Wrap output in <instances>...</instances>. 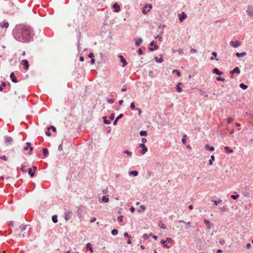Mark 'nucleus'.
<instances>
[{
    "label": "nucleus",
    "instance_id": "47",
    "mask_svg": "<svg viewBox=\"0 0 253 253\" xmlns=\"http://www.w3.org/2000/svg\"><path fill=\"white\" fill-rule=\"evenodd\" d=\"M115 101L114 99L110 98L107 100V102L109 104H113Z\"/></svg>",
    "mask_w": 253,
    "mask_h": 253
},
{
    "label": "nucleus",
    "instance_id": "11",
    "mask_svg": "<svg viewBox=\"0 0 253 253\" xmlns=\"http://www.w3.org/2000/svg\"><path fill=\"white\" fill-rule=\"evenodd\" d=\"M230 45L233 47H238L241 45V43L239 41H231L230 42Z\"/></svg>",
    "mask_w": 253,
    "mask_h": 253
},
{
    "label": "nucleus",
    "instance_id": "18",
    "mask_svg": "<svg viewBox=\"0 0 253 253\" xmlns=\"http://www.w3.org/2000/svg\"><path fill=\"white\" fill-rule=\"evenodd\" d=\"M161 243L163 245V246H164V248H166L167 249H169L171 247L170 245L167 244H166V241H165L164 239H163V240H162L161 241Z\"/></svg>",
    "mask_w": 253,
    "mask_h": 253
},
{
    "label": "nucleus",
    "instance_id": "55",
    "mask_svg": "<svg viewBox=\"0 0 253 253\" xmlns=\"http://www.w3.org/2000/svg\"><path fill=\"white\" fill-rule=\"evenodd\" d=\"M49 127H50V129H51L54 132L56 131V127L54 126H50Z\"/></svg>",
    "mask_w": 253,
    "mask_h": 253
},
{
    "label": "nucleus",
    "instance_id": "61",
    "mask_svg": "<svg viewBox=\"0 0 253 253\" xmlns=\"http://www.w3.org/2000/svg\"><path fill=\"white\" fill-rule=\"evenodd\" d=\"M123 117V114H120L117 118H116L117 120H119L121 118H122Z\"/></svg>",
    "mask_w": 253,
    "mask_h": 253
},
{
    "label": "nucleus",
    "instance_id": "58",
    "mask_svg": "<svg viewBox=\"0 0 253 253\" xmlns=\"http://www.w3.org/2000/svg\"><path fill=\"white\" fill-rule=\"evenodd\" d=\"M123 215H120V216L118 217V220L120 222H122L123 221Z\"/></svg>",
    "mask_w": 253,
    "mask_h": 253
},
{
    "label": "nucleus",
    "instance_id": "42",
    "mask_svg": "<svg viewBox=\"0 0 253 253\" xmlns=\"http://www.w3.org/2000/svg\"><path fill=\"white\" fill-rule=\"evenodd\" d=\"M28 173L30 175L31 177H34V172L32 171V169L30 168L28 169Z\"/></svg>",
    "mask_w": 253,
    "mask_h": 253
},
{
    "label": "nucleus",
    "instance_id": "5",
    "mask_svg": "<svg viewBox=\"0 0 253 253\" xmlns=\"http://www.w3.org/2000/svg\"><path fill=\"white\" fill-rule=\"evenodd\" d=\"M150 45L151 46H154V47H149L148 48V49H149V50L150 51H154L155 50L158 49V48H159L158 45L155 43V41H152V42H151L150 43Z\"/></svg>",
    "mask_w": 253,
    "mask_h": 253
},
{
    "label": "nucleus",
    "instance_id": "33",
    "mask_svg": "<svg viewBox=\"0 0 253 253\" xmlns=\"http://www.w3.org/2000/svg\"><path fill=\"white\" fill-rule=\"evenodd\" d=\"M103 122L105 124L109 125L110 124V121L109 120H108L107 119V117L104 116L103 117Z\"/></svg>",
    "mask_w": 253,
    "mask_h": 253
},
{
    "label": "nucleus",
    "instance_id": "51",
    "mask_svg": "<svg viewBox=\"0 0 253 253\" xmlns=\"http://www.w3.org/2000/svg\"><path fill=\"white\" fill-rule=\"evenodd\" d=\"M130 108H131V110L135 109V106L134 102L131 103Z\"/></svg>",
    "mask_w": 253,
    "mask_h": 253
},
{
    "label": "nucleus",
    "instance_id": "48",
    "mask_svg": "<svg viewBox=\"0 0 253 253\" xmlns=\"http://www.w3.org/2000/svg\"><path fill=\"white\" fill-rule=\"evenodd\" d=\"M239 197V195L238 194H236V195H232L231 196V197L234 199V200H236L237 198H238Z\"/></svg>",
    "mask_w": 253,
    "mask_h": 253
},
{
    "label": "nucleus",
    "instance_id": "7",
    "mask_svg": "<svg viewBox=\"0 0 253 253\" xmlns=\"http://www.w3.org/2000/svg\"><path fill=\"white\" fill-rule=\"evenodd\" d=\"M71 214H72V212L71 211H66L64 213L65 219L66 221H68V220H69L71 218Z\"/></svg>",
    "mask_w": 253,
    "mask_h": 253
},
{
    "label": "nucleus",
    "instance_id": "31",
    "mask_svg": "<svg viewBox=\"0 0 253 253\" xmlns=\"http://www.w3.org/2000/svg\"><path fill=\"white\" fill-rule=\"evenodd\" d=\"M204 223L207 225L208 228H210L211 227V222L209 220L205 219L204 220Z\"/></svg>",
    "mask_w": 253,
    "mask_h": 253
},
{
    "label": "nucleus",
    "instance_id": "63",
    "mask_svg": "<svg viewBox=\"0 0 253 253\" xmlns=\"http://www.w3.org/2000/svg\"><path fill=\"white\" fill-rule=\"evenodd\" d=\"M58 149L59 151H62L63 149L62 143L60 144L58 147Z\"/></svg>",
    "mask_w": 253,
    "mask_h": 253
},
{
    "label": "nucleus",
    "instance_id": "59",
    "mask_svg": "<svg viewBox=\"0 0 253 253\" xmlns=\"http://www.w3.org/2000/svg\"><path fill=\"white\" fill-rule=\"evenodd\" d=\"M126 90V85H124L123 87V88H122L121 89V91H123V92H125Z\"/></svg>",
    "mask_w": 253,
    "mask_h": 253
},
{
    "label": "nucleus",
    "instance_id": "25",
    "mask_svg": "<svg viewBox=\"0 0 253 253\" xmlns=\"http://www.w3.org/2000/svg\"><path fill=\"white\" fill-rule=\"evenodd\" d=\"M42 152L44 157H47L48 155V150L47 148H44L42 149Z\"/></svg>",
    "mask_w": 253,
    "mask_h": 253
},
{
    "label": "nucleus",
    "instance_id": "23",
    "mask_svg": "<svg viewBox=\"0 0 253 253\" xmlns=\"http://www.w3.org/2000/svg\"><path fill=\"white\" fill-rule=\"evenodd\" d=\"M129 175L136 176L138 175V172L137 170L130 171L129 172Z\"/></svg>",
    "mask_w": 253,
    "mask_h": 253
},
{
    "label": "nucleus",
    "instance_id": "4",
    "mask_svg": "<svg viewBox=\"0 0 253 253\" xmlns=\"http://www.w3.org/2000/svg\"><path fill=\"white\" fill-rule=\"evenodd\" d=\"M139 147H140L142 148V150L141 151H140L139 152V153L140 154H141L142 155H144V154H145L147 151H148V149L147 148V147L145 146V144H143V143H141L139 144Z\"/></svg>",
    "mask_w": 253,
    "mask_h": 253
},
{
    "label": "nucleus",
    "instance_id": "36",
    "mask_svg": "<svg viewBox=\"0 0 253 253\" xmlns=\"http://www.w3.org/2000/svg\"><path fill=\"white\" fill-rule=\"evenodd\" d=\"M86 249L87 250H89V251H91V252H93V249H92V246L90 243H87L86 244Z\"/></svg>",
    "mask_w": 253,
    "mask_h": 253
},
{
    "label": "nucleus",
    "instance_id": "53",
    "mask_svg": "<svg viewBox=\"0 0 253 253\" xmlns=\"http://www.w3.org/2000/svg\"><path fill=\"white\" fill-rule=\"evenodd\" d=\"M216 80L218 81H225V79L224 78H223L221 77H217L216 78Z\"/></svg>",
    "mask_w": 253,
    "mask_h": 253
},
{
    "label": "nucleus",
    "instance_id": "2",
    "mask_svg": "<svg viewBox=\"0 0 253 253\" xmlns=\"http://www.w3.org/2000/svg\"><path fill=\"white\" fill-rule=\"evenodd\" d=\"M8 5L10 8H11V9L9 10L6 9L4 12L8 14L12 15L15 13V7L14 4L11 2L9 3Z\"/></svg>",
    "mask_w": 253,
    "mask_h": 253
},
{
    "label": "nucleus",
    "instance_id": "54",
    "mask_svg": "<svg viewBox=\"0 0 253 253\" xmlns=\"http://www.w3.org/2000/svg\"><path fill=\"white\" fill-rule=\"evenodd\" d=\"M88 57L91 59L93 58L94 57V54L92 52H90L88 54Z\"/></svg>",
    "mask_w": 253,
    "mask_h": 253
},
{
    "label": "nucleus",
    "instance_id": "27",
    "mask_svg": "<svg viewBox=\"0 0 253 253\" xmlns=\"http://www.w3.org/2000/svg\"><path fill=\"white\" fill-rule=\"evenodd\" d=\"M154 60L156 62L159 63H161L163 61V58L162 56H161V57L159 58L156 56L155 57Z\"/></svg>",
    "mask_w": 253,
    "mask_h": 253
},
{
    "label": "nucleus",
    "instance_id": "17",
    "mask_svg": "<svg viewBox=\"0 0 253 253\" xmlns=\"http://www.w3.org/2000/svg\"><path fill=\"white\" fill-rule=\"evenodd\" d=\"M147 7H149L150 9H151L152 8V5L151 4H146L145 5V6L142 10V13L144 14H146L147 13V11H146V10L145 9V8H147Z\"/></svg>",
    "mask_w": 253,
    "mask_h": 253
},
{
    "label": "nucleus",
    "instance_id": "12",
    "mask_svg": "<svg viewBox=\"0 0 253 253\" xmlns=\"http://www.w3.org/2000/svg\"><path fill=\"white\" fill-rule=\"evenodd\" d=\"M21 64L24 66L25 70H28L29 67L28 61L26 59L22 61Z\"/></svg>",
    "mask_w": 253,
    "mask_h": 253
},
{
    "label": "nucleus",
    "instance_id": "52",
    "mask_svg": "<svg viewBox=\"0 0 253 253\" xmlns=\"http://www.w3.org/2000/svg\"><path fill=\"white\" fill-rule=\"evenodd\" d=\"M143 238L144 239V240H147L148 239V238L149 237V235L147 234H144L143 235Z\"/></svg>",
    "mask_w": 253,
    "mask_h": 253
},
{
    "label": "nucleus",
    "instance_id": "6",
    "mask_svg": "<svg viewBox=\"0 0 253 253\" xmlns=\"http://www.w3.org/2000/svg\"><path fill=\"white\" fill-rule=\"evenodd\" d=\"M28 226V225H23V224L19 226V227L18 228H17L15 230V232H17V233L22 232L25 230H26V229L27 228Z\"/></svg>",
    "mask_w": 253,
    "mask_h": 253
},
{
    "label": "nucleus",
    "instance_id": "41",
    "mask_svg": "<svg viewBox=\"0 0 253 253\" xmlns=\"http://www.w3.org/2000/svg\"><path fill=\"white\" fill-rule=\"evenodd\" d=\"M186 137H187L186 134H184L183 136V138L181 139L182 143L184 144H185L186 143Z\"/></svg>",
    "mask_w": 253,
    "mask_h": 253
},
{
    "label": "nucleus",
    "instance_id": "30",
    "mask_svg": "<svg viewBox=\"0 0 253 253\" xmlns=\"http://www.w3.org/2000/svg\"><path fill=\"white\" fill-rule=\"evenodd\" d=\"M101 201L103 202L104 203H107L109 201L108 196H103L102 198Z\"/></svg>",
    "mask_w": 253,
    "mask_h": 253
},
{
    "label": "nucleus",
    "instance_id": "15",
    "mask_svg": "<svg viewBox=\"0 0 253 253\" xmlns=\"http://www.w3.org/2000/svg\"><path fill=\"white\" fill-rule=\"evenodd\" d=\"M10 78L11 80V81L14 83H17L18 82V81L17 80V78L15 77L14 74L13 72L11 73L10 75Z\"/></svg>",
    "mask_w": 253,
    "mask_h": 253
},
{
    "label": "nucleus",
    "instance_id": "43",
    "mask_svg": "<svg viewBox=\"0 0 253 253\" xmlns=\"http://www.w3.org/2000/svg\"><path fill=\"white\" fill-rule=\"evenodd\" d=\"M212 202L214 203V205L217 206L218 204L222 202V200L221 199H218L217 201L212 200Z\"/></svg>",
    "mask_w": 253,
    "mask_h": 253
},
{
    "label": "nucleus",
    "instance_id": "13",
    "mask_svg": "<svg viewBox=\"0 0 253 253\" xmlns=\"http://www.w3.org/2000/svg\"><path fill=\"white\" fill-rule=\"evenodd\" d=\"M112 7L114 9V12H118L120 10V6L117 2L114 3Z\"/></svg>",
    "mask_w": 253,
    "mask_h": 253
},
{
    "label": "nucleus",
    "instance_id": "62",
    "mask_svg": "<svg viewBox=\"0 0 253 253\" xmlns=\"http://www.w3.org/2000/svg\"><path fill=\"white\" fill-rule=\"evenodd\" d=\"M18 234L19 237L20 238H24L25 237V235L22 234V232L17 233Z\"/></svg>",
    "mask_w": 253,
    "mask_h": 253
},
{
    "label": "nucleus",
    "instance_id": "57",
    "mask_svg": "<svg viewBox=\"0 0 253 253\" xmlns=\"http://www.w3.org/2000/svg\"><path fill=\"white\" fill-rule=\"evenodd\" d=\"M137 52H138V54L139 55H141V54H142V53H143V51H142V49H141V48H139V49H138V51H137Z\"/></svg>",
    "mask_w": 253,
    "mask_h": 253
},
{
    "label": "nucleus",
    "instance_id": "20",
    "mask_svg": "<svg viewBox=\"0 0 253 253\" xmlns=\"http://www.w3.org/2000/svg\"><path fill=\"white\" fill-rule=\"evenodd\" d=\"M205 149L210 151H213L214 150V147L213 146H210L208 144H206L205 145Z\"/></svg>",
    "mask_w": 253,
    "mask_h": 253
},
{
    "label": "nucleus",
    "instance_id": "9",
    "mask_svg": "<svg viewBox=\"0 0 253 253\" xmlns=\"http://www.w3.org/2000/svg\"><path fill=\"white\" fill-rule=\"evenodd\" d=\"M119 58L120 59V61L123 63L122 67H125L126 66L127 62L126 61L124 56L122 55H120L119 56Z\"/></svg>",
    "mask_w": 253,
    "mask_h": 253
},
{
    "label": "nucleus",
    "instance_id": "37",
    "mask_svg": "<svg viewBox=\"0 0 253 253\" xmlns=\"http://www.w3.org/2000/svg\"><path fill=\"white\" fill-rule=\"evenodd\" d=\"M239 86H240L241 88H242V89H247V88H248V85H246V84H244V83H241V84H239Z\"/></svg>",
    "mask_w": 253,
    "mask_h": 253
},
{
    "label": "nucleus",
    "instance_id": "46",
    "mask_svg": "<svg viewBox=\"0 0 253 253\" xmlns=\"http://www.w3.org/2000/svg\"><path fill=\"white\" fill-rule=\"evenodd\" d=\"M173 73H175L176 74V75L178 76V77H180L181 76V74H180V72H179V71H178V70H173V71H172Z\"/></svg>",
    "mask_w": 253,
    "mask_h": 253
},
{
    "label": "nucleus",
    "instance_id": "40",
    "mask_svg": "<svg viewBox=\"0 0 253 253\" xmlns=\"http://www.w3.org/2000/svg\"><path fill=\"white\" fill-rule=\"evenodd\" d=\"M118 231L117 229H113L112 231H111V234L113 235V236H116L118 234Z\"/></svg>",
    "mask_w": 253,
    "mask_h": 253
},
{
    "label": "nucleus",
    "instance_id": "60",
    "mask_svg": "<svg viewBox=\"0 0 253 253\" xmlns=\"http://www.w3.org/2000/svg\"><path fill=\"white\" fill-rule=\"evenodd\" d=\"M124 237H127V238H129L130 237H131L128 234L127 232H125L124 233Z\"/></svg>",
    "mask_w": 253,
    "mask_h": 253
},
{
    "label": "nucleus",
    "instance_id": "32",
    "mask_svg": "<svg viewBox=\"0 0 253 253\" xmlns=\"http://www.w3.org/2000/svg\"><path fill=\"white\" fill-rule=\"evenodd\" d=\"M139 134L141 136H146L147 135V132L146 130H141Z\"/></svg>",
    "mask_w": 253,
    "mask_h": 253
},
{
    "label": "nucleus",
    "instance_id": "16",
    "mask_svg": "<svg viewBox=\"0 0 253 253\" xmlns=\"http://www.w3.org/2000/svg\"><path fill=\"white\" fill-rule=\"evenodd\" d=\"M212 73L213 74H215L216 75H219V76H221L223 74V73L222 72L220 71L218 69L216 68H214L212 70Z\"/></svg>",
    "mask_w": 253,
    "mask_h": 253
},
{
    "label": "nucleus",
    "instance_id": "28",
    "mask_svg": "<svg viewBox=\"0 0 253 253\" xmlns=\"http://www.w3.org/2000/svg\"><path fill=\"white\" fill-rule=\"evenodd\" d=\"M246 12L250 16L253 17V10L250 9L248 8L246 11Z\"/></svg>",
    "mask_w": 253,
    "mask_h": 253
},
{
    "label": "nucleus",
    "instance_id": "3",
    "mask_svg": "<svg viewBox=\"0 0 253 253\" xmlns=\"http://www.w3.org/2000/svg\"><path fill=\"white\" fill-rule=\"evenodd\" d=\"M4 140L5 143L6 144V145H11L13 141V138L9 136L8 135H6L4 136Z\"/></svg>",
    "mask_w": 253,
    "mask_h": 253
},
{
    "label": "nucleus",
    "instance_id": "21",
    "mask_svg": "<svg viewBox=\"0 0 253 253\" xmlns=\"http://www.w3.org/2000/svg\"><path fill=\"white\" fill-rule=\"evenodd\" d=\"M158 226L162 229H166L167 228L166 225L162 221H159Z\"/></svg>",
    "mask_w": 253,
    "mask_h": 253
},
{
    "label": "nucleus",
    "instance_id": "50",
    "mask_svg": "<svg viewBox=\"0 0 253 253\" xmlns=\"http://www.w3.org/2000/svg\"><path fill=\"white\" fill-rule=\"evenodd\" d=\"M45 134L48 136L51 135V132H50V127L47 128V130L45 132Z\"/></svg>",
    "mask_w": 253,
    "mask_h": 253
},
{
    "label": "nucleus",
    "instance_id": "24",
    "mask_svg": "<svg viewBox=\"0 0 253 253\" xmlns=\"http://www.w3.org/2000/svg\"><path fill=\"white\" fill-rule=\"evenodd\" d=\"M246 54H247V53L245 51L241 52V53H239V52L236 53V55L238 57H243L244 56H245Z\"/></svg>",
    "mask_w": 253,
    "mask_h": 253
},
{
    "label": "nucleus",
    "instance_id": "29",
    "mask_svg": "<svg viewBox=\"0 0 253 253\" xmlns=\"http://www.w3.org/2000/svg\"><path fill=\"white\" fill-rule=\"evenodd\" d=\"M214 160H215L214 156L213 155H211V158L209 162V165L210 166L212 165L213 164V162L214 161Z\"/></svg>",
    "mask_w": 253,
    "mask_h": 253
},
{
    "label": "nucleus",
    "instance_id": "26",
    "mask_svg": "<svg viewBox=\"0 0 253 253\" xmlns=\"http://www.w3.org/2000/svg\"><path fill=\"white\" fill-rule=\"evenodd\" d=\"M179 222H183V223H184L186 224V225L185 227V228L186 229H188L191 227V225H190V223H190V222H186L184 221L183 220H179Z\"/></svg>",
    "mask_w": 253,
    "mask_h": 253
},
{
    "label": "nucleus",
    "instance_id": "10",
    "mask_svg": "<svg viewBox=\"0 0 253 253\" xmlns=\"http://www.w3.org/2000/svg\"><path fill=\"white\" fill-rule=\"evenodd\" d=\"M187 15L184 12L178 14L179 20L181 22L183 20L187 18Z\"/></svg>",
    "mask_w": 253,
    "mask_h": 253
},
{
    "label": "nucleus",
    "instance_id": "39",
    "mask_svg": "<svg viewBox=\"0 0 253 253\" xmlns=\"http://www.w3.org/2000/svg\"><path fill=\"white\" fill-rule=\"evenodd\" d=\"M6 83L4 82H2L1 84L0 85V91H2L3 90V87L6 86Z\"/></svg>",
    "mask_w": 253,
    "mask_h": 253
},
{
    "label": "nucleus",
    "instance_id": "35",
    "mask_svg": "<svg viewBox=\"0 0 253 253\" xmlns=\"http://www.w3.org/2000/svg\"><path fill=\"white\" fill-rule=\"evenodd\" d=\"M52 220L53 223H56L58 222L57 216L56 215L52 216Z\"/></svg>",
    "mask_w": 253,
    "mask_h": 253
},
{
    "label": "nucleus",
    "instance_id": "22",
    "mask_svg": "<svg viewBox=\"0 0 253 253\" xmlns=\"http://www.w3.org/2000/svg\"><path fill=\"white\" fill-rule=\"evenodd\" d=\"M224 150L226 153H232L233 152V150L230 149L228 146L224 147Z\"/></svg>",
    "mask_w": 253,
    "mask_h": 253
},
{
    "label": "nucleus",
    "instance_id": "45",
    "mask_svg": "<svg viewBox=\"0 0 253 253\" xmlns=\"http://www.w3.org/2000/svg\"><path fill=\"white\" fill-rule=\"evenodd\" d=\"M166 242H167V244L170 245L171 246L172 240L170 238H167Z\"/></svg>",
    "mask_w": 253,
    "mask_h": 253
},
{
    "label": "nucleus",
    "instance_id": "14",
    "mask_svg": "<svg viewBox=\"0 0 253 253\" xmlns=\"http://www.w3.org/2000/svg\"><path fill=\"white\" fill-rule=\"evenodd\" d=\"M230 73L231 75H233L234 73H237L238 74H240V70L239 68V67H235L233 70L230 71Z\"/></svg>",
    "mask_w": 253,
    "mask_h": 253
},
{
    "label": "nucleus",
    "instance_id": "64",
    "mask_svg": "<svg viewBox=\"0 0 253 253\" xmlns=\"http://www.w3.org/2000/svg\"><path fill=\"white\" fill-rule=\"evenodd\" d=\"M114 118H115V116H114V114H111V115L109 117V119H110V120H114Z\"/></svg>",
    "mask_w": 253,
    "mask_h": 253
},
{
    "label": "nucleus",
    "instance_id": "44",
    "mask_svg": "<svg viewBox=\"0 0 253 253\" xmlns=\"http://www.w3.org/2000/svg\"><path fill=\"white\" fill-rule=\"evenodd\" d=\"M84 206L83 205H80L78 207V214H81V211L83 209H84Z\"/></svg>",
    "mask_w": 253,
    "mask_h": 253
},
{
    "label": "nucleus",
    "instance_id": "34",
    "mask_svg": "<svg viewBox=\"0 0 253 253\" xmlns=\"http://www.w3.org/2000/svg\"><path fill=\"white\" fill-rule=\"evenodd\" d=\"M142 42V39L141 38L138 39L135 42V45L139 46Z\"/></svg>",
    "mask_w": 253,
    "mask_h": 253
},
{
    "label": "nucleus",
    "instance_id": "1",
    "mask_svg": "<svg viewBox=\"0 0 253 253\" xmlns=\"http://www.w3.org/2000/svg\"><path fill=\"white\" fill-rule=\"evenodd\" d=\"M12 34L16 40L21 42L32 41L35 35L33 29L30 26L21 24L15 26Z\"/></svg>",
    "mask_w": 253,
    "mask_h": 253
},
{
    "label": "nucleus",
    "instance_id": "56",
    "mask_svg": "<svg viewBox=\"0 0 253 253\" xmlns=\"http://www.w3.org/2000/svg\"><path fill=\"white\" fill-rule=\"evenodd\" d=\"M177 52L180 55L183 54V51L181 48H179L178 50H177Z\"/></svg>",
    "mask_w": 253,
    "mask_h": 253
},
{
    "label": "nucleus",
    "instance_id": "8",
    "mask_svg": "<svg viewBox=\"0 0 253 253\" xmlns=\"http://www.w3.org/2000/svg\"><path fill=\"white\" fill-rule=\"evenodd\" d=\"M8 26L9 23L6 20H3L0 23V27L1 28H7Z\"/></svg>",
    "mask_w": 253,
    "mask_h": 253
},
{
    "label": "nucleus",
    "instance_id": "19",
    "mask_svg": "<svg viewBox=\"0 0 253 253\" xmlns=\"http://www.w3.org/2000/svg\"><path fill=\"white\" fill-rule=\"evenodd\" d=\"M182 84V83H178L176 85V91L178 92H181L182 91V88L180 86V85Z\"/></svg>",
    "mask_w": 253,
    "mask_h": 253
},
{
    "label": "nucleus",
    "instance_id": "38",
    "mask_svg": "<svg viewBox=\"0 0 253 253\" xmlns=\"http://www.w3.org/2000/svg\"><path fill=\"white\" fill-rule=\"evenodd\" d=\"M124 154H127L128 156L131 157L132 156V152L128 150H125L123 152Z\"/></svg>",
    "mask_w": 253,
    "mask_h": 253
},
{
    "label": "nucleus",
    "instance_id": "49",
    "mask_svg": "<svg viewBox=\"0 0 253 253\" xmlns=\"http://www.w3.org/2000/svg\"><path fill=\"white\" fill-rule=\"evenodd\" d=\"M155 39H158L159 41H162V37L161 36V35H157L154 37Z\"/></svg>",
    "mask_w": 253,
    "mask_h": 253
}]
</instances>
